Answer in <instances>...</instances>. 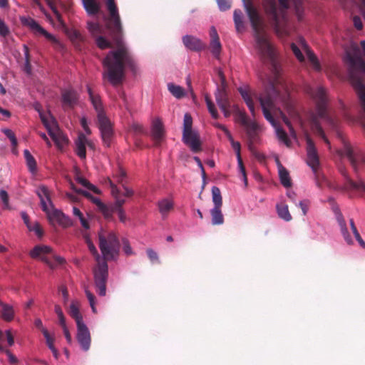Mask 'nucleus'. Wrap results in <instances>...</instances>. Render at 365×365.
Listing matches in <instances>:
<instances>
[{
	"mask_svg": "<svg viewBox=\"0 0 365 365\" xmlns=\"http://www.w3.org/2000/svg\"><path fill=\"white\" fill-rule=\"evenodd\" d=\"M106 5L108 11L106 27L116 50L110 51L103 61L106 69L103 76L107 77L112 85L116 86L123 81L125 65H131L133 59L123 42V25L115 0H106Z\"/></svg>",
	"mask_w": 365,
	"mask_h": 365,
	"instance_id": "f257e3e1",
	"label": "nucleus"
},
{
	"mask_svg": "<svg viewBox=\"0 0 365 365\" xmlns=\"http://www.w3.org/2000/svg\"><path fill=\"white\" fill-rule=\"evenodd\" d=\"M304 0H264L263 8L269 23L273 27L276 34L280 38L289 36L292 32L287 17V10L293 6L299 21H302L304 14Z\"/></svg>",
	"mask_w": 365,
	"mask_h": 365,
	"instance_id": "f03ea898",
	"label": "nucleus"
},
{
	"mask_svg": "<svg viewBox=\"0 0 365 365\" xmlns=\"http://www.w3.org/2000/svg\"><path fill=\"white\" fill-rule=\"evenodd\" d=\"M305 92L314 101L316 104L317 113H312L309 117L311 128L326 143L329 144L319 123V118L324 120L333 129H336L339 120L336 118L331 115L327 110V91L322 86L312 87L309 86L305 88Z\"/></svg>",
	"mask_w": 365,
	"mask_h": 365,
	"instance_id": "7ed1b4c3",
	"label": "nucleus"
},
{
	"mask_svg": "<svg viewBox=\"0 0 365 365\" xmlns=\"http://www.w3.org/2000/svg\"><path fill=\"white\" fill-rule=\"evenodd\" d=\"M243 3L254 31L257 48L262 58L269 61L276 70L277 63L274 50L268 39L263 20L252 0H243Z\"/></svg>",
	"mask_w": 365,
	"mask_h": 365,
	"instance_id": "20e7f679",
	"label": "nucleus"
},
{
	"mask_svg": "<svg viewBox=\"0 0 365 365\" xmlns=\"http://www.w3.org/2000/svg\"><path fill=\"white\" fill-rule=\"evenodd\" d=\"M85 240L90 252L95 257L97 267L93 269L96 291L99 296L104 297L106 294V282L108 276L107 262L98 252V250L88 236H85Z\"/></svg>",
	"mask_w": 365,
	"mask_h": 365,
	"instance_id": "39448f33",
	"label": "nucleus"
},
{
	"mask_svg": "<svg viewBox=\"0 0 365 365\" xmlns=\"http://www.w3.org/2000/svg\"><path fill=\"white\" fill-rule=\"evenodd\" d=\"M272 94H268L265 97L257 96L255 94V98H257L260 106L262 107L264 118L271 123V125L275 128L277 138L282 141L287 146H289L291 141L289 139L287 133L279 126L278 123L275 120L270 110L274 108V103L272 96L275 97L279 95V91L277 86L274 84H271Z\"/></svg>",
	"mask_w": 365,
	"mask_h": 365,
	"instance_id": "423d86ee",
	"label": "nucleus"
},
{
	"mask_svg": "<svg viewBox=\"0 0 365 365\" xmlns=\"http://www.w3.org/2000/svg\"><path fill=\"white\" fill-rule=\"evenodd\" d=\"M87 88L91 102L94 109L97 112L98 125L99 129L101 130L102 139L104 143L107 146H109L110 139L113 135L112 125L109 119L105 115L103 107L99 95L93 93L89 86H88Z\"/></svg>",
	"mask_w": 365,
	"mask_h": 365,
	"instance_id": "0eeeda50",
	"label": "nucleus"
},
{
	"mask_svg": "<svg viewBox=\"0 0 365 365\" xmlns=\"http://www.w3.org/2000/svg\"><path fill=\"white\" fill-rule=\"evenodd\" d=\"M98 240L103 259L106 262L116 259L120 250V242L116 234L113 231L101 230L98 233Z\"/></svg>",
	"mask_w": 365,
	"mask_h": 365,
	"instance_id": "6e6552de",
	"label": "nucleus"
},
{
	"mask_svg": "<svg viewBox=\"0 0 365 365\" xmlns=\"http://www.w3.org/2000/svg\"><path fill=\"white\" fill-rule=\"evenodd\" d=\"M182 140L193 153H197L201 150L199 133L192 129V118L187 113L184 115Z\"/></svg>",
	"mask_w": 365,
	"mask_h": 365,
	"instance_id": "1a4fd4ad",
	"label": "nucleus"
},
{
	"mask_svg": "<svg viewBox=\"0 0 365 365\" xmlns=\"http://www.w3.org/2000/svg\"><path fill=\"white\" fill-rule=\"evenodd\" d=\"M52 248L48 245H36L29 252L33 259H38L46 264L51 269L56 268L58 265L65 262V259L58 255H53L52 259L48 255L52 254Z\"/></svg>",
	"mask_w": 365,
	"mask_h": 365,
	"instance_id": "9d476101",
	"label": "nucleus"
},
{
	"mask_svg": "<svg viewBox=\"0 0 365 365\" xmlns=\"http://www.w3.org/2000/svg\"><path fill=\"white\" fill-rule=\"evenodd\" d=\"M40 114L41 120L52 140L58 148H63L68 142L67 138L59 130L56 120L48 113Z\"/></svg>",
	"mask_w": 365,
	"mask_h": 365,
	"instance_id": "9b49d317",
	"label": "nucleus"
},
{
	"mask_svg": "<svg viewBox=\"0 0 365 365\" xmlns=\"http://www.w3.org/2000/svg\"><path fill=\"white\" fill-rule=\"evenodd\" d=\"M21 22L24 25L27 26L36 34L44 36L56 48L63 47L61 42L53 34L48 33L38 23L32 18H22Z\"/></svg>",
	"mask_w": 365,
	"mask_h": 365,
	"instance_id": "f8f14e48",
	"label": "nucleus"
},
{
	"mask_svg": "<svg viewBox=\"0 0 365 365\" xmlns=\"http://www.w3.org/2000/svg\"><path fill=\"white\" fill-rule=\"evenodd\" d=\"M217 75L221 82V86L219 87L215 93L216 101L224 113L225 117L228 115V94L227 91L226 78L221 70L217 71Z\"/></svg>",
	"mask_w": 365,
	"mask_h": 365,
	"instance_id": "ddd939ff",
	"label": "nucleus"
},
{
	"mask_svg": "<svg viewBox=\"0 0 365 365\" xmlns=\"http://www.w3.org/2000/svg\"><path fill=\"white\" fill-rule=\"evenodd\" d=\"M47 215L48 220L52 225L58 224L63 228H67L73 225L72 220L60 210L55 209L53 205L44 211Z\"/></svg>",
	"mask_w": 365,
	"mask_h": 365,
	"instance_id": "4468645a",
	"label": "nucleus"
},
{
	"mask_svg": "<svg viewBox=\"0 0 365 365\" xmlns=\"http://www.w3.org/2000/svg\"><path fill=\"white\" fill-rule=\"evenodd\" d=\"M108 183L111 188V194L115 198L114 209L117 212L119 220L121 222L125 223L127 217L122 206L125 204V200L122 197L120 190L118 188L114 182L108 178Z\"/></svg>",
	"mask_w": 365,
	"mask_h": 365,
	"instance_id": "2eb2a0df",
	"label": "nucleus"
},
{
	"mask_svg": "<svg viewBox=\"0 0 365 365\" xmlns=\"http://www.w3.org/2000/svg\"><path fill=\"white\" fill-rule=\"evenodd\" d=\"M306 142L307 155V163L308 165L312 168V171L317 174L319 167V159L317 150L314 141L308 135H306Z\"/></svg>",
	"mask_w": 365,
	"mask_h": 365,
	"instance_id": "dca6fc26",
	"label": "nucleus"
},
{
	"mask_svg": "<svg viewBox=\"0 0 365 365\" xmlns=\"http://www.w3.org/2000/svg\"><path fill=\"white\" fill-rule=\"evenodd\" d=\"M76 339L81 349L86 351L90 349L91 338L89 329L83 322L76 325Z\"/></svg>",
	"mask_w": 365,
	"mask_h": 365,
	"instance_id": "f3484780",
	"label": "nucleus"
},
{
	"mask_svg": "<svg viewBox=\"0 0 365 365\" xmlns=\"http://www.w3.org/2000/svg\"><path fill=\"white\" fill-rule=\"evenodd\" d=\"M230 143H231L232 148L235 152L237 163H238V168L240 173L242 174V180L245 184V186H247V178L245 172V168L243 164L242 158L241 156V145L239 142L235 141L231 135H230Z\"/></svg>",
	"mask_w": 365,
	"mask_h": 365,
	"instance_id": "a211bd4d",
	"label": "nucleus"
},
{
	"mask_svg": "<svg viewBox=\"0 0 365 365\" xmlns=\"http://www.w3.org/2000/svg\"><path fill=\"white\" fill-rule=\"evenodd\" d=\"M182 40L184 46L191 51H200L206 48V44L195 36L185 35Z\"/></svg>",
	"mask_w": 365,
	"mask_h": 365,
	"instance_id": "6ab92c4d",
	"label": "nucleus"
},
{
	"mask_svg": "<svg viewBox=\"0 0 365 365\" xmlns=\"http://www.w3.org/2000/svg\"><path fill=\"white\" fill-rule=\"evenodd\" d=\"M113 178L115 182L122 185V187L124 190V192L121 195V196L130 197L133 195L134 191L131 188H129L127 186H125V185L127 180V175L125 171L122 168H119L115 171V173L113 175Z\"/></svg>",
	"mask_w": 365,
	"mask_h": 365,
	"instance_id": "aec40b11",
	"label": "nucleus"
},
{
	"mask_svg": "<svg viewBox=\"0 0 365 365\" xmlns=\"http://www.w3.org/2000/svg\"><path fill=\"white\" fill-rule=\"evenodd\" d=\"M210 36L211 38L210 43V48L211 53L215 58H219L221 52V43L220 42V38L217 30L213 26H211L210 29Z\"/></svg>",
	"mask_w": 365,
	"mask_h": 365,
	"instance_id": "412c9836",
	"label": "nucleus"
},
{
	"mask_svg": "<svg viewBox=\"0 0 365 365\" xmlns=\"http://www.w3.org/2000/svg\"><path fill=\"white\" fill-rule=\"evenodd\" d=\"M36 194L40 199L41 205L43 211H47L48 207L53 205L51 200L49 190L46 186L38 187L36 190Z\"/></svg>",
	"mask_w": 365,
	"mask_h": 365,
	"instance_id": "4be33fe9",
	"label": "nucleus"
},
{
	"mask_svg": "<svg viewBox=\"0 0 365 365\" xmlns=\"http://www.w3.org/2000/svg\"><path fill=\"white\" fill-rule=\"evenodd\" d=\"M245 130L249 140V148L252 150L253 145L257 143L259 139L258 134V125L255 122L252 121L245 127Z\"/></svg>",
	"mask_w": 365,
	"mask_h": 365,
	"instance_id": "5701e85b",
	"label": "nucleus"
},
{
	"mask_svg": "<svg viewBox=\"0 0 365 365\" xmlns=\"http://www.w3.org/2000/svg\"><path fill=\"white\" fill-rule=\"evenodd\" d=\"M78 100V96L77 93L73 90H66L62 93V101L65 107H73L77 103Z\"/></svg>",
	"mask_w": 365,
	"mask_h": 365,
	"instance_id": "b1692460",
	"label": "nucleus"
},
{
	"mask_svg": "<svg viewBox=\"0 0 365 365\" xmlns=\"http://www.w3.org/2000/svg\"><path fill=\"white\" fill-rule=\"evenodd\" d=\"M158 207L163 218L168 217L169 212L174 207V201L171 198H163L158 201Z\"/></svg>",
	"mask_w": 365,
	"mask_h": 365,
	"instance_id": "393cba45",
	"label": "nucleus"
},
{
	"mask_svg": "<svg viewBox=\"0 0 365 365\" xmlns=\"http://www.w3.org/2000/svg\"><path fill=\"white\" fill-rule=\"evenodd\" d=\"M336 217L337 222L339 223V225L340 227L341 234H342L345 241L346 242L347 244L352 245L353 240L348 232L346 225V221H345L341 212L339 210H337V211H336Z\"/></svg>",
	"mask_w": 365,
	"mask_h": 365,
	"instance_id": "a878e982",
	"label": "nucleus"
},
{
	"mask_svg": "<svg viewBox=\"0 0 365 365\" xmlns=\"http://www.w3.org/2000/svg\"><path fill=\"white\" fill-rule=\"evenodd\" d=\"M88 143L86 137L83 134H80L76 141V153L81 159H85L86 156V146Z\"/></svg>",
	"mask_w": 365,
	"mask_h": 365,
	"instance_id": "bb28decb",
	"label": "nucleus"
},
{
	"mask_svg": "<svg viewBox=\"0 0 365 365\" xmlns=\"http://www.w3.org/2000/svg\"><path fill=\"white\" fill-rule=\"evenodd\" d=\"M152 135L156 141H160L164 136V127L160 119H155L152 125Z\"/></svg>",
	"mask_w": 365,
	"mask_h": 365,
	"instance_id": "cd10ccee",
	"label": "nucleus"
},
{
	"mask_svg": "<svg viewBox=\"0 0 365 365\" xmlns=\"http://www.w3.org/2000/svg\"><path fill=\"white\" fill-rule=\"evenodd\" d=\"M68 313L70 316L75 320L76 325L84 322L83 320V317L79 310L78 302H71L69 307Z\"/></svg>",
	"mask_w": 365,
	"mask_h": 365,
	"instance_id": "c85d7f7f",
	"label": "nucleus"
},
{
	"mask_svg": "<svg viewBox=\"0 0 365 365\" xmlns=\"http://www.w3.org/2000/svg\"><path fill=\"white\" fill-rule=\"evenodd\" d=\"M83 8L88 15L97 14L101 9V5L96 0H81Z\"/></svg>",
	"mask_w": 365,
	"mask_h": 365,
	"instance_id": "c756f323",
	"label": "nucleus"
},
{
	"mask_svg": "<svg viewBox=\"0 0 365 365\" xmlns=\"http://www.w3.org/2000/svg\"><path fill=\"white\" fill-rule=\"evenodd\" d=\"M0 306L2 309L1 317L6 322H11L14 318V310L12 306L0 300Z\"/></svg>",
	"mask_w": 365,
	"mask_h": 365,
	"instance_id": "7c9ffc66",
	"label": "nucleus"
},
{
	"mask_svg": "<svg viewBox=\"0 0 365 365\" xmlns=\"http://www.w3.org/2000/svg\"><path fill=\"white\" fill-rule=\"evenodd\" d=\"M238 91H239L240 93L241 94L242 98L245 101L252 115L253 116H255V106H254V103L252 101V97L251 94L250 93L249 91H247L246 88H244L242 87H240L238 88Z\"/></svg>",
	"mask_w": 365,
	"mask_h": 365,
	"instance_id": "2f4dec72",
	"label": "nucleus"
},
{
	"mask_svg": "<svg viewBox=\"0 0 365 365\" xmlns=\"http://www.w3.org/2000/svg\"><path fill=\"white\" fill-rule=\"evenodd\" d=\"M341 173L346 178V186L348 188L356 190H363L365 192V183L363 180H359L358 182H354L347 176L346 172L341 171Z\"/></svg>",
	"mask_w": 365,
	"mask_h": 365,
	"instance_id": "473e14b6",
	"label": "nucleus"
},
{
	"mask_svg": "<svg viewBox=\"0 0 365 365\" xmlns=\"http://www.w3.org/2000/svg\"><path fill=\"white\" fill-rule=\"evenodd\" d=\"M235 120L243 125L245 128L252 121L250 120L247 114L245 111L240 110L238 108H235L234 110Z\"/></svg>",
	"mask_w": 365,
	"mask_h": 365,
	"instance_id": "72a5a7b5",
	"label": "nucleus"
},
{
	"mask_svg": "<svg viewBox=\"0 0 365 365\" xmlns=\"http://www.w3.org/2000/svg\"><path fill=\"white\" fill-rule=\"evenodd\" d=\"M168 89L170 93L178 99L185 97L187 94L185 90L182 87L173 83L168 84Z\"/></svg>",
	"mask_w": 365,
	"mask_h": 365,
	"instance_id": "f704fd0d",
	"label": "nucleus"
},
{
	"mask_svg": "<svg viewBox=\"0 0 365 365\" xmlns=\"http://www.w3.org/2000/svg\"><path fill=\"white\" fill-rule=\"evenodd\" d=\"M210 213L212 225H217L224 222V217L222 214L221 207L214 206V207L210 210Z\"/></svg>",
	"mask_w": 365,
	"mask_h": 365,
	"instance_id": "c9c22d12",
	"label": "nucleus"
},
{
	"mask_svg": "<svg viewBox=\"0 0 365 365\" xmlns=\"http://www.w3.org/2000/svg\"><path fill=\"white\" fill-rule=\"evenodd\" d=\"M279 175L282 185L285 187H289L292 185L289 172L282 165L279 166Z\"/></svg>",
	"mask_w": 365,
	"mask_h": 365,
	"instance_id": "e433bc0d",
	"label": "nucleus"
},
{
	"mask_svg": "<svg viewBox=\"0 0 365 365\" xmlns=\"http://www.w3.org/2000/svg\"><path fill=\"white\" fill-rule=\"evenodd\" d=\"M277 210L280 218L287 222H289L292 220V217L289 213L288 206L287 205L283 203L277 205Z\"/></svg>",
	"mask_w": 365,
	"mask_h": 365,
	"instance_id": "4c0bfd02",
	"label": "nucleus"
},
{
	"mask_svg": "<svg viewBox=\"0 0 365 365\" xmlns=\"http://www.w3.org/2000/svg\"><path fill=\"white\" fill-rule=\"evenodd\" d=\"M24 158L26 161V165L29 168V170L32 173H36V162L32 155L28 150H24Z\"/></svg>",
	"mask_w": 365,
	"mask_h": 365,
	"instance_id": "58836bf2",
	"label": "nucleus"
},
{
	"mask_svg": "<svg viewBox=\"0 0 365 365\" xmlns=\"http://www.w3.org/2000/svg\"><path fill=\"white\" fill-rule=\"evenodd\" d=\"M87 29L93 36H98L103 32L102 26L98 22L88 21Z\"/></svg>",
	"mask_w": 365,
	"mask_h": 365,
	"instance_id": "ea45409f",
	"label": "nucleus"
},
{
	"mask_svg": "<svg viewBox=\"0 0 365 365\" xmlns=\"http://www.w3.org/2000/svg\"><path fill=\"white\" fill-rule=\"evenodd\" d=\"M76 180L83 187H86L89 190L93 191L94 193H101V190L97 187L90 183L89 181L87 180L86 178L81 176H77Z\"/></svg>",
	"mask_w": 365,
	"mask_h": 365,
	"instance_id": "a19ab883",
	"label": "nucleus"
},
{
	"mask_svg": "<svg viewBox=\"0 0 365 365\" xmlns=\"http://www.w3.org/2000/svg\"><path fill=\"white\" fill-rule=\"evenodd\" d=\"M212 202H213L215 206L222 207V200L221 192H220V189L216 186H213L212 187Z\"/></svg>",
	"mask_w": 365,
	"mask_h": 365,
	"instance_id": "79ce46f5",
	"label": "nucleus"
},
{
	"mask_svg": "<svg viewBox=\"0 0 365 365\" xmlns=\"http://www.w3.org/2000/svg\"><path fill=\"white\" fill-rule=\"evenodd\" d=\"M73 215L79 219L81 224L84 229L88 230L90 228L88 222L83 217L81 210L76 207H73Z\"/></svg>",
	"mask_w": 365,
	"mask_h": 365,
	"instance_id": "37998d69",
	"label": "nucleus"
},
{
	"mask_svg": "<svg viewBox=\"0 0 365 365\" xmlns=\"http://www.w3.org/2000/svg\"><path fill=\"white\" fill-rule=\"evenodd\" d=\"M84 291H85V293H86V297L89 302V304H90V307L92 309V312L93 313H97V309L96 307V297L95 296L93 295V294L88 289V287H84Z\"/></svg>",
	"mask_w": 365,
	"mask_h": 365,
	"instance_id": "c03bdc74",
	"label": "nucleus"
},
{
	"mask_svg": "<svg viewBox=\"0 0 365 365\" xmlns=\"http://www.w3.org/2000/svg\"><path fill=\"white\" fill-rule=\"evenodd\" d=\"M234 21L235 23L236 29L237 31L240 32L244 29V25L242 22V13L240 11H234Z\"/></svg>",
	"mask_w": 365,
	"mask_h": 365,
	"instance_id": "a18cd8bd",
	"label": "nucleus"
},
{
	"mask_svg": "<svg viewBox=\"0 0 365 365\" xmlns=\"http://www.w3.org/2000/svg\"><path fill=\"white\" fill-rule=\"evenodd\" d=\"M205 103L207 106V109H208L209 112L210 113L212 117L214 118H217V115H218L217 111L215 107L214 103H212V100L210 99V96L208 95H205Z\"/></svg>",
	"mask_w": 365,
	"mask_h": 365,
	"instance_id": "49530a36",
	"label": "nucleus"
},
{
	"mask_svg": "<svg viewBox=\"0 0 365 365\" xmlns=\"http://www.w3.org/2000/svg\"><path fill=\"white\" fill-rule=\"evenodd\" d=\"M77 191L78 194H81L84 195L86 197L88 198L93 203H94L97 206L98 208L103 204V202L98 197H93L88 192L85 191L83 190H79Z\"/></svg>",
	"mask_w": 365,
	"mask_h": 365,
	"instance_id": "de8ad7c7",
	"label": "nucleus"
},
{
	"mask_svg": "<svg viewBox=\"0 0 365 365\" xmlns=\"http://www.w3.org/2000/svg\"><path fill=\"white\" fill-rule=\"evenodd\" d=\"M1 131L10 140L12 147L14 148V149H15V148L17 146L18 143L14 133L11 129L9 128H3Z\"/></svg>",
	"mask_w": 365,
	"mask_h": 365,
	"instance_id": "09e8293b",
	"label": "nucleus"
},
{
	"mask_svg": "<svg viewBox=\"0 0 365 365\" xmlns=\"http://www.w3.org/2000/svg\"><path fill=\"white\" fill-rule=\"evenodd\" d=\"M96 43L97 46L101 49H106L111 47L110 42L102 36L96 37Z\"/></svg>",
	"mask_w": 365,
	"mask_h": 365,
	"instance_id": "8fccbe9b",
	"label": "nucleus"
},
{
	"mask_svg": "<svg viewBox=\"0 0 365 365\" xmlns=\"http://www.w3.org/2000/svg\"><path fill=\"white\" fill-rule=\"evenodd\" d=\"M24 53L25 56L24 71L28 74H31V67L29 62V47L26 45H24Z\"/></svg>",
	"mask_w": 365,
	"mask_h": 365,
	"instance_id": "3c124183",
	"label": "nucleus"
},
{
	"mask_svg": "<svg viewBox=\"0 0 365 365\" xmlns=\"http://www.w3.org/2000/svg\"><path fill=\"white\" fill-rule=\"evenodd\" d=\"M98 209L99 211L102 212V214L106 218L110 217L112 216L113 210H115L114 207L110 208L104 203H103Z\"/></svg>",
	"mask_w": 365,
	"mask_h": 365,
	"instance_id": "603ef678",
	"label": "nucleus"
},
{
	"mask_svg": "<svg viewBox=\"0 0 365 365\" xmlns=\"http://www.w3.org/2000/svg\"><path fill=\"white\" fill-rule=\"evenodd\" d=\"M27 228L29 231L35 232L38 237H42L43 232L38 222H35L34 224L29 225Z\"/></svg>",
	"mask_w": 365,
	"mask_h": 365,
	"instance_id": "864d4df0",
	"label": "nucleus"
},
{
	"mask_svg": "<svg viewBox=\"0 0 365 365\" xmlns=\"http://www.w3.org/2000/svg\"><path fill=\"white\" fill-rule=\"evenodd\" d=\"M43 335L46 339V345L48 348L54 346L55 338L51 336L46 329H43Z\"/></svg>",
	"mask_w": 365,
	"mask_h": 365,
	"instance_id": "5fc2aeb1",
	"label": "nucleus"
},
{
	"mask_svg": "<svg viewBox=\"0 0 365 365\" xmlns=\"http://www.w3.org/2000/svg\"><path fill=\"white\" fill-rule=\"evenodd\" d=\"M307 54L309 61L313 64L316 69L319 70L320 68L319 63L314 53L307 48Z\"/></svg>",
	"mask_w": 365,
	"mask_h": 365,
	"instance_id": "6e6d98bb",
	"label": "nucleus"
},
{
	"mask_svg": "<svg viewBox=\"0 0 365 365\" xmlns=\"http://www.w3.org/2000/svg\"><path fill=\"white\" fill-rule=\"evenodd\" d=\"M291 49H292V52L294 53V54L295 55V56L297 57V58L299 61L302 62L304 61V55L302 54L300 49L298 48V46L294 43H291Z\"/></svg>",
	"mask_w": 365,
	"mask_h": 365,
	"instance_id": "4d7b16f0",
	"label": "nucleus"
},
{
	"mask_svg": "<svg viewBox=\"0 0 365 365\" xmlns=\"http://www.w3.org/2000/svg\"><path fill=\"white\" fill-rule=\"evenodd\" d=\"M123 250L127 256L133 255L132 247L129 243V241L126 238L122 239Z\"/></svg>",
	"mask_w": 365,
	"mask_h": 365,
	"instance_id": "13d9d810",
	"label": "nucleus"
},
{
	"mask_svg": "<svg viewBox=\"0 0 365 365\" xmlns=\"http://www.w3.org/2000/svg\"><path fill=\"white\" fill-rule=\"evenodd\" d=\"M67 35L71 38V41H76L79 40L81 41L83 39V37L81 34V33L76 30V29H71L67 31Z\"/></svg>",
	"mask_w": 365,
	"mask_h": 365,
	"instance_id": "bf43d9fd",
	"label": "nucleus"
},
{
	"mask_svg": "<svg viewBox=\"0 0 365 365\" xmlns=\"http://www.w3.org/2000/svg\"><path fill=\"white\" fill-rule=\"evenodd\" d=\"M0 197L4 203V207L6 209L9 208V195L6 190H0Z\"/></svg>",
	"mask_w": 365,
	"mask_h": 365,
	"instance_id": "052dcab7",
	"label": "nucleus"
},
{
	"mask_svg": "<svg viewBox=\"0 0 365 365\" xmlns=\"http://www.w3.org/2000/svg\"><path fill=\"white\" fill-rule=\"evenodd\" d=\"M47 1V3L49 4V6H51V9L53 10V11L54 12L58 21H59V23L62 25V26H64V23L63 22L62 19H61V16L59 14V12L52 6L53 4H54L56 0H46Z\"/></svg>",
	"mask_w": 365,
	"mask_h": 365,
	"instance_id": "680f3d73",
	"label": "nucleus"
},
{
	"mask_svg": "<svg viewBox=\"0 0 365 365\" xmlns=\"http://www.w3.org/2000/svg\"><path fill=\"white\" fill-rule=\"evenodd\" d=\"M146 252H147L148 257H149V259H150L151 262H159L158 255L155 251H154L153 249H148Z\"/></svg>",
	"mask_w": 365,
	"mask_h": 365,
	"instance_id": "e2e57ef3",
	"label": "nucleus"
},
{
	"mask_svg": "<svg viewBox=\"0 0 365 365\" xmlns=\"http://www.w3.org/2000/svg\"><path fill=\"white\" fill-rule=\"evenodd\" d=\"M9 29L5 22L0 18V35L6 36L9 34Z\"/></svg>",
	"mask_w": 365,
	"mask_h": 365,
	"instance_id": "0e129e2a",
	"label": "nucleus"
},
{
	"mask_svg": "<svg viewBox=\"0 0 365 365\" xmlns=\"http://www.w3.org/2000/svg\"><path fill=\"white\" fill-rule=\"evenodd\" d=\"M309 205H310V202L307 200H304L299 202V205L302 210L303 215H307L309 207Z\"/></svg>",
	"mask_w": 365,
	"mask_h": 365,
	"instance_id": "69168bd1",
	"label": "nucleus"
},
{
	"mask_svg": "<svg viewBox=\"0 0 365 365\" xmlns=\"http://www.w3.org/2000/svg\"><path fill=\"white\" fill-rule=\"evenodd\" d=\"M281 114H282V120H283L284 123L286 124V125L289 128L291 135L293 137H296L295 131H294L290 121L288 120V118H287V116L284 114H283V113H281Z\"/></svg>",
	"mask_w": 365,
	"mask_h": 365,
	"instance_id": "338daca9",
	"label": "nucleus"
},
{
	"mask_svg": "<svg viewBox=\"0 0 365 365\" xmlns=\"http://www.w3.org/2000/svg\"><path fill=\"white\" fill-rule=\"evenodd\" d=\"M353 23L356 29L361 30L363 28V24L359 16H354L353 17Z\"/></svg>",
	"mask_w": 365,
	"mask_h": 365,
	"instance_id": "774afa93",
	"label": "nucleus"
}]
</instances>
